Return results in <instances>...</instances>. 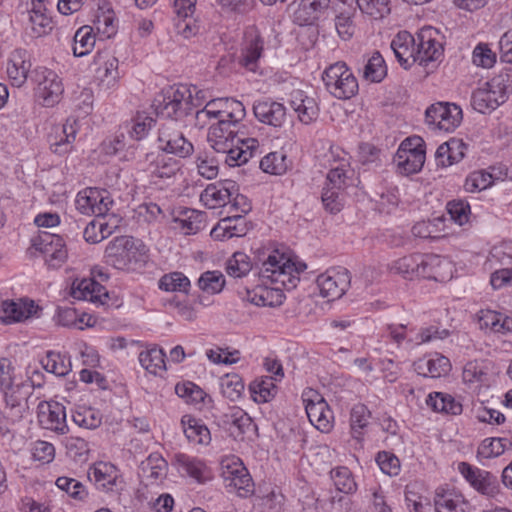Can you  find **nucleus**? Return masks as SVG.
<instances>
[{"instance_id": "f257e3e1", "label": "nucleus", "mask_w": 512, "mask_h": 512, "mask_svg": "<svg viewBox=\"0 0 512 512\" xmlns=\"http://www.w3.org/2000/svg\"><path fill=\"white\" fill-rule=\"evenodd\" d=\"M239 122H230L220 119L217 124L209 128L208 141L219 155L220 160L230 167L241 166L253 158L258 150L259 143L255 138L241 139L232 129Z\"/></svg>"}, {"instance_id": "f03ea898", "label": "nucleus", "mask_w": 512, "mask_h": 512, "mask_svg": "<svg viewBox=\"0 0 512 512\" xmlns=\"http://www.w3.org/2000/svg\"><path fill=\"white\" fill-rule=\"evenodd\" d=\"M160 97L161 99H156L154 104L156 113L181 121L192 113L193 106L201 104L205 99V93L202 90H197L195 86L192 91L187 86L181 85L176 89L170 88Z\"/></svg>"}, {"instance_id": "7ed1b4c3", "label": "nucleus", "mask_w": 512, "mask_h": 512, "mask_svg": "<svg viewBox=\"0 0 512 512\" xmlns=\"http://www.w3.org/2000/svg\"><path fill=\"white\" fill-rule=\"evenodd\" d=\"M258 273L262 278L280 283L287 289L295 288L299 281L297 277L299 270L295 264L278 251L270 254L267 259L263 261Z\"/></svg>"}, {"instance_id": "20e7f679", "label": "nucleus", "mask_w": 512, "mask_h": 512, "mask_svg": "<svg viewBox=\"0 0 512 512\" xmlns=\"http://www.w3.org/2000/svg\"><path fill=\"white\" fill-rule=\"evenodd\" d=\"M327 90L338 99H349L358 91V82L345 63L330 65L322 77Z\"/></svg>"}, {"instance_id": "39448f33", "label": "nucleus", "mask_w": 512, "mask_h": 512, "mask_svg": "<svg viewBox=\"0 0 512 512\" xmlns=\"http://www.w3.org/2000/svg\"><path fill=\"white\" fill-rule=\"evenodd\" d=\"M171 119V121L162 124L159 129L158 143L160 152L175 154L185 158L192 154L193 145L178 128V121L174 118Z\"/></svg>"}, {"instance_id": "423d86ee", "label": "nucleus", "mask_w": 512, "mask_h": 512, "mask_svg": "<svg viewBox=\"0 0 512 512\" xmlns=\"http://www.w3.org/2000/svg\"><path fill=\"white\" fill-rule=\"evenodd\" d=\"M461 108L453 103L438 102L430 105L425 112V121L434 130L453 131L462 121Z\"/></svg>"}, {"instance_id": "0eeeda50", "label": "nucleus", "mask_w": 512, "mask_h": 512, "mask_svg": "<svg viewBox=\"0 0 512 512\" xmlns=\"http://www.w3.org/2000/svg\"><path fill=\"white\" fill-rule=\"evenodd\" d=\"M75 204L82 214L107 217L113 199L107 190L89 187L77 194Z\"/></svg>"}, {"instance_id": "6e6552de", "label": "nucleus", "mask_w": 512, "mask_h": 512, "mask_svg": "<svg viewBox=\"0 0 512 512\" xmlns=\"http://www.w3.org/2000/svg\"><path fill=\"white\" fill-rule=\"evenodd\" d=\"M221 476L226 485L233 487L240 497H248L253 494L252 478L238 458H229L222 461Z\"/></svg>"}, {"instance_id": "1a4fd4ad", "label": "nucleus", "mask_w": 512, "mask_h": 512, "mask_svg": "<svg viewBox=\"0 0 512 512\" xmlns=\"http://www.w3.org/2000/svg\"><path fill=\"white\" fill-rule=\"evenodd\" d=\"M303 401L311 424L322 432H329L333 414L324 398L315 390L309 389L303 393Z\"/></svg>"}, {"instance_id": "9d476101", "label": "nucleus", "mask_w": 512, "mask_h": 512, "mask_svg": "<svg viewBox=\"0 0 512 512\" xmlns=\"http://www.w3.org/2000/svg\"><path fill=\"white\" fill-rule=\"evenodd\" d=\"M137 250L133 237L120 236L108 243L104 258L106 263L114 268L124 269L136 259Z\"/></svg>"}, {"instance_id": "9b49d317", "label": "nucleus", "mask_w": 512, "mask_h": 512, "mask_svg": "<svg viewBox=\"0 0 512 512\" xmlns=\"http://www.w3.org/2000/svg\"><path fill=\"white\" fill-rule=\"evenodd\" d=\"M506 98V93L500 82L493 79L473 92L471 104L476 111L485 114L503 104Z\"/></svg>"}, {"instance_id": "f8f14e48", "label": "nucleus", "mask_w": 512, "mask_h": 512, "mask_svg": "<svg viewBox=\"0 0 512 512\" xmlns=\"http://www.w3.org/2000/svg\"><path fill=\"white\" fill-rule=\"evenodd\" d=\"M33 246L44 255L46 263L52 268L60 267L67 259V249L59 235L43 232L33 241Z\"/></svg>"}, {"instance_id": "ddd939ff", "label": "nucleus", "mask_w": 512, "mask_h": 512, "mask_svg": "<svg viewBox=\"0 0 512 512\" xmlns=\"http://www.w3.org/2000/svg\"><path fill=\"white\" fill-rule=\"evenodd\" d=\"M458 469L477 492L488 497H494L499 493L497 477L491 472L473 467L467 462H460Z\"/></svg>"}, {"instance_id": "4468645a", "label": "nucleus", "mask_w": 512, "mask_h": 512, "mask_svg": "<svg viewBox=\"0 0 512 512\" xmlns=\"http://www.w3.org/2000/svg\"><path fill=\"white\" fill-rule=\"evenodd\" d=\"M351 277L347 269L329 270L317 277L322 297L330 300L340 298L350 286Z\"/></svg>"}, {"instance_id": "2eb2a0df", "label": "nucleus", "mask_w": 512, "mask_h": 512, "mask_svg": "<svg viewBox=\"0 0 512 512\" xmlns=\"http://www.w3.org/2000/svg\"><path fill=\"white\" fill-rule=\"evenodd\" d=\"M142 162L152 177L161 180H171L181 170L180 161L160 151L146 153Z\"/></svg>"}, {"instance_id": "dca6fc26", "label": "nucleus", "mask_w": 512, "mask_h": 512, "mask_svg": "<svg viewBox=\"0 0 512 512\" xmlns=\"http://www.w3.org/2000/svg\"><path fill=\"white\" fill-rule=\"evenodd\" d=\"M38 419L40 424L59 434L68 432L65 407L58 402L42 401L38 404Z\"/></svg>"}, {"instance_id": "f3484780", "label": "nucleus", "mask_w": 512, "mask_h": 512, "mask_svg": "<svg viewBox=\"0 0 512 512\" xmlns=\"http://www.w3.org/2000/svg\"><path fill=\"white\" fill-rule=\"evenodd\" d=\"M37 95L44 106H53L58 103L63 93V85L58 75L49 69L37 72Z\"/></svg>"}, {"instance_id": "a211bd4d", "label": "nucleus", "mask_w": 512, "mask_h": 512, "mask_svg": "<svg viewBox=\"0 0 512 512\" xmlns=\"http://www.w3.org/2000/svg\"><path fill=\"white\" fill-rule=\"evenodd\" d=\"M434 512H472L465 497L452 489L437 488L433 498Z\"/></svg>"}, {"instance_id": "6ab92c4d", "label": "nucleus", "mask_w": 512, "mask_h": 512, "mask_svg": "<svg viewBox=\"0 0 512 512\" xmlns=\"http://www.w3.org/2000/svg\"><path fill=\"white\" fill-rule=\"evenodd\" d=\"M207 107L214 119H226L230 122H240L246 115L242 102L233 98H217L207 102Z\"/></svg>"}, {"instance_id": "aec40b11", "label": "nucleus", "mask_w": 512, "mask_h": 512, "mask_svg": "<svg viewBox=\"0 0 512 512\" xmlns=\"http://www.w3.org/2000/svg\"><path fill=\"white\" fill-rule=\"evenodd\" d=\"M238 190L239 187L235 181L226 179L217 184L208 185L201 194V199L210 208H214L216 205L227 206Z\"/></svg>"}, {"instance_id": "412c9836", "label": "nucleus", "mask_w": 512, "mask_h": 512, "mask_svg": "<svg viewBox=\"0 0 512 512\" xmlns=\"http://www.w3.org/2000/svg\"><path fill=\"white\" fill-rule=\"evenodd\" d=\"M391 49L400 65L408 69L415 62H418L416 57V43L414 37L407 31L399 32L391 42Z\"/></svg>"}, {"instance_id": "4be33fe9", "label": "nucleus", "mask_w": 512, "mask_h": 512, "mask_svg": "<svg viewBox=\"0 0 512 512\" xmlns=\"http://www.w3.org/2000/svg\"><path fill=\"white\" fill-rule=\"evenodd\" d=\"M255 117L262 123L281 127L286 120V108L275 101H258L253 106Z\"/></svg>"}, {"instance_id": "5701e85b", "label": "nucleus", "mask_w": 512, "mask_h": 512, "mask_svg": "<svg viewBox=\"0 0 512 512\" xmlns=\"http://www.w3.org/2000/svg\"><path fill=\"white\" fill-rule=\"evenodd\" d=\"M434 32L432 28H425L417 35L416 57H418L420 64L435 61L442 54V45L433 37Z\"/></svg>"}, {"instance_id": "b1692460", "label": "nucleus", "mask_w": 512, "mask_h": 512, "mask_svg": "<svg viewBox=\"0 0 512 512\" xmlns=\"http://www.w3.org/2000/svg\"><path fill=\"white\" fill-rule=\"evenodd\" d=\"M30 69L31 63L27 59V52L23 49H15L7 63V75L11 84L21 87L26 82Z\"/></svg>"}, {"instance_id": "393cba45", "label": "nucleus", "mask_w": 512, "mask_h": 512, "mask_svg": "<svg viewBox=\"0 0 512 512\" xmlns=\"http://www.w3.org/2000/svg\"><path fill=\"white\" fill-rule=\"evenodd\" d=\"M330 0H299L294 21L300 26L311 25L329 7Z\"/></svg>"}, {"instance_id": "a878e982", "label": "nucleus", "mask_w": 512, "mask_h": 512, "mask_svg": "<svg viewBox=\"0 0 512 512\" xmlns=\"http://www.w3.org/2000/svg\"><path fill=\"white\" fill-rule=\"evenodd\" d=\"M290 104L302 123L310 124L317 119L319 114L318 104L314 98L307 96L303 91H293Z\"/></svg>"}, {"instance_id": "bb28decb", "label": "nucleus", "mask_w": 512, "mask_h": 512, "mask_svg": "<svg viewBox=\"0 0 512 512\" xmlns=\"http://www.w3.org/2000/svg\"><path fill=\"white\" fill-rule=\"evenodd\" d=\"M88 478L94 481L97 488L112 491L118 479L117 469L110 463L98 462L89 469Z\"/></svg>"}, {"instance_id": "cd10ccee", "label": "nucleus", "mask_w": 512, "mask_h": 512, "mask_svg": "<svg viewBox=\"0 0 512 512\" xmlns=\"http://www.w3.org/2000/svg\"><path fill=\"white\" fill-rule=\"evenodd\" d=\"M76 123V119L68 118L65 124L55 128V136H49L50 148L54 153L62 155L69 150V144L75 140L76 129L74 125Z\"/></svg>"}, {"instance_id": "c85d7f7f", "label": "nucleus", "mask_w": 512, "mask_h": 512, "mask_svg": "<svg viewBox=\"0 0 512 512\" xmlns=\"http://www.w3.org/2000/svg\"><path fill=\"white\" fill-rule=\"evenodd\" d=\"M178 469L194 478L197 482L202 483L210 479V471L206 464L195 457L178 453L174 456Z\"/></svg>"}, {"instance_id": "c756f323", "label": "nucleus", "mask_w": 512, "mask_h": 512, "mask_svg": "<svg viewBox=\"0 0 512 512\" xmlns=\"http://www.w3.org/2000/svg\"><path fill=\"white\" fill-rule=\"evenodd\" d=\"M263 52V40L257 34L247 33L239 63L250 71H255L257 61Z\"/></svg>"}, {"instance_id": "7c9ffc66", "label": "nucleus", "mask_w": 512, "mask_h": 512, "mask_svg": "<svg viewBox=\"0 0 512 512\" xmlns=\"http://www.w3.org/2000/svg\"><path fill=\"white\" fill-rule=\"evenodd\" d=\"M184 434L190 443L208 445L211 441V434L201 420L185 415L181 420Z\"/></svg>"}, {"instance_id": "2f4dec72", "label": "nucleus", "mask_w": 512, "mask_h": 512, "mask_svg": "<svg viewBox=\"0 0 512 512\" xmlns=\"http://www.w3.org/2000/svg\"><path fill=\"white\" fill-rule=\"evenodd\" d=\"M140 470L147 484H153L157 481H162L166 477L168 464L159 454H151L141 463Z\"/></svg>"}, {"instance_id": "473e14b6", "label": "nucleus", "mask_w": 512, "mask_h": 512, "mask_svg": "<svg viewBox=\"0 0 512 512\" xmlns=\"http://www.w3.org/2000/svg\"><path fill=\"white\" fill-rule=\"evenodd\" d=\"M35 312L34 302L4 301L1 306L0 318L4 323L20 322Z\"/></svg>"}, {"instance_id": "72a5a7b5", "label": "nucleus", "mask_w": 512, "mask_h": 512, "mask_svg": "<svg viewBox=\"0 0 512 512\" xmlns=\"http://www.w3.org/2000/svg\"><path fill=\"white\" fill-rule=\"evenodd\" d=\"M95 64L99 65V72L104 71L101 85L106 89L113 87L119 78L118 59L107 52H99L95 56Z\"/></svg>"}, {"instance_id": "f704fd0d", "label": "nucleus", "mask_w": 512, "mask_h": 512, "mask_svg": "<svg viewBox=\"0 0 512 512\" xmlns=\"http://www.w3.org/2000/svg\"><path fill=\"white\" fill-rule=\"evenodd\" d=\"M225 417V423L230 424L229 430L236 439L243 440L245 435L256 430L253 420L241 409H236L230 415H225Z\"/></svg>"}, {"instance_id": "c9c22d12", "label": "nucleus", "mask_w": 512, "mask_h": 512, "mask_svg": "<svg viewBox=\"0 0 512 512\" xmlns=\"http://www.w3.org/2000/svg\"><path fill=\"white\" fill-rule=\"evenodd\" d=\"M394 162L398 171L403 175H410L419 172L425 162V151H416L410 153H396Z\"/></svg>"}, {"instance_id": "e433bc0d", "label": "nucleus", "mask_w": 512, "mask_h": 512, "mask_svg": "<svg viewBox=\"0 0 512 512\" xmlns=\"http://www.w3.org/2000/svg\"><path fill=\"white\" fill-rule=\"evenodd\" d=\"M273 377L262 376L255 379L250 385L249 390L253 400L257 403H266L272 400L277 393V386Z\"/></svg>"}, {"instance_id": "4c0bfd02", "label": "nucleus", "mask_w": 512, "mask_h": 512, "mask_svg": "<svg viewBox=\"0 0 512 512\" xmlns=\"http://www.w3.org/2000/svg\"><path fill=\"white\" fill-rule=\"evenodd\" d=\"M371 412L364 404H356L350 413V429L352 437L361 442L364 436V429L369 424Z\"/></svg>"}, {"instance_id": "58836bf2", "label": "nucleus", "mask_w": 512, "mask_h": 512, "mask_svg": "<svg viewBox=\"0 0 512 512\" xmlns=\"http://www.w3.org/2000/svg\"><path fill=\"white\" fill-rule=\"evenodd\" d=\"M139 362L144 369L154 375L166 370L165 353L156 346L142 351L139 354Z\"/></svg>"}, {"instance_id": "ea45409f", "label": "nucleus", "mask_w": 512, "mask_h": 512, "mask_svg": "<svg viewBox=\"0 0 512 512\" xmlns=\"http://www.w3.org/2000/svg\"><path fill=\"white\" fill-rule=\"evenodd\" d=\"M95 45L93 28L85 25L80 27L74 35L73 54L76 57L87 55Z\"/></svg>"}, {"instance_id": "a19ab883", "label": "nucleus", "mask_w": 512, "mask_h": 512, "mask_svg": "<svg viewBox=\"0 0 512 512\" xmlns=\"http://www.w3.org/2000/svg\"><path fill=\"white\" fill-rule=\"evenodd\" d=\"M190 280L181 272H171L163 275L158 283L161 290L166 292L188 293L190 289Z\"/></svg>"}, {"instance_id": "79ce46f5", "label": "nucleus", "mask_w": 512, "mask_h": 512, "mask_svg": "<svg viewBox=\"0 0 512 512\" xmlns=\"http://www.w3.org/2000/svg\"><path fill=\"white\" fill-rule=\"evenodd\" d=\"M252 268L250 257L243 252H235L226 264L227 274L234 278L246 276Z\"/></svg>"}, {"instance_id": "37998d69", "label": "nucleus", "mask_w": 512, "mask_h": 512, "mask_svg": "<svg viewBox=\"0 0 512 512\" xmlns=\"http://www.w3.org/2000/svg\"><path fill=\"white\" fill-rule=\"evenodd\" d=\"M289 167L287 157L283 152H272L264 156L260 161V168L273 175L284 174Z\"/></svg>"}, {"instance_id": "c03bdc74", "label": "nucleus", "mask_w": 512, "mask_h": 512, "mask_svg": "<svg viewBox=\"0 0 512 512\" xmlns=\"http://www.w3.org/2000/svg\"><path fill=\"white\" fill-rule=\"evenodd\" d=\"M464 146V144L456 139H452L448 142L441 144L435 153L436 159L443 166L451 165L455 162H458L463 158L464 152L459 151L458 153H454V150Z\"/></svg>"}, {"instance_id": "a18cd8bd", "label": "nucleus", "mask_w": 512, "mask_h": 512, "mask_svg": "<svg viewBox=\"0 0 512 512\" xmlns=\"http://www.w3.org/2000/svg\"><path fill=\"white\" fill-rule=\"evenodd\" d=\"M385 61L379 52H375L364 66L363 76L371 82H380L386 76Z\"/></svg>"}, {"instance_id": "49530a36", "label": "nucleus", "mask_w": 512, "mask_h": 512, "mask_svg": "<svg viewBox=\"0 0 512 512\" xmlns=\"http://www.w3.org/2000/svg\"><path fill=\"white\" fill-rule=\"evenodd\" d=\"M421 254H411L404 256L390 265V271L404 277L417 276Z\"/></svg>"}, {"instance_id": "de8ad7c7", "label": "nucleus", "mask_w": 512, "mask_h": 512, "mask_svg": "<svg viewBox=\"0 0 512 512\" xmlns=\"http://www.w3.org/2000/svg\"><path fill=\"white\" fill-rule=\"evenodd\" d=\"M185 215V218L177 220L185 230V234H195L205 228L207 220L205 212L191 209L186 211Z\"/></svg>"}, {"instance_id": "09e8293b", "label": "nucleus", "mask_w": 512, "mask_h": 512, "mask_svg": "<svg viewBox=\"0 0 512 512\" xmlns=\"http://www.w3.org/2000/svg\"><path fill=\"white\" fill-rule=\"evenodd\" d=\"M224 285V275L219 271H206L198 280L199 288L209 294L220 293Z\"/></svg>"}, {"instance_id": "8fccbe9b", "label": "nucleus", "mask_w": 512, "mask_h": 512, "mask_svg": "<svg viewBox=\"0 0 512 512\" xmlns=\"http://www.w3.org/2000/svg\"><path fill=\"white\" fill-rule=\"evenodd\" d=\"M359 9L374 19H382L390 13V0H357Z\"/></svg>"}, {"instance_id": "3c124183", "label": "nucleus", "mask_w": 512, "mask_h": 512, "mask_svg": "<svg viewBox=\"0 0 512 512\" xmlns=\"http://www.w3.org/2000/svg\"><path fill=\"white\" fill-rule=\"evenodd\" d=\"M155 122V119L146 112H138L131 120L130 136L135 140L143 139L155 125Z\"/></svg>"}, {"instance_id": "603ef678", "label": "nucleus", "mask_w": 512, "mask_h": 512, "mask_svg": "<svg viewBox=\"0 0 512 512\" xmlns=\"http://www.w3.org/2000/svg\"><path fill=\"white\" fill-rule=\"evenodd\" d=\"M65 447L67 455L74 461L84 462L87 460L89 446L82 437H68L65 441Z\"/></svg>"}, {"instance_id": "864d4df0", "label": "nucleus", "mask_w": 512, "mask_h": 512, "mask_svg": "<svg viewBox=\"0 0 512 512\" xmlns=\"http://www.w3.org/2000/svg\"><path fill=\"white\" fill-rule=\"evenodd\" d=\"M493 184V176L486 171H475L465 180L464 189L467 192L475 193L487 189Z\"/></svg>"}, {"instance_id": "5fc2aeb1", "label": "nucleus", "mask_w": 512, "mask_h": 512, "mask_svg": "<svg viewBox=\"0 0 512 512\" xmlns=\"http://www.w3.org/2000/svg\"><path fill=\"white\" fill-rule=\"evenodd\" d=\"M331 478L334 482L336 489L343 493H351L356 488V483L351 476L348 468L340 467L331 471Z\"/></svg>"}, {"instance_id": "6e6d98bb", "label": "nucleus", "mask_w": 512, "mask_h": 512, "mask_svg": "<svg viewBox=\"0 0 512 512\" xmlns=\"http://www.w3.org/2000/svg\"><path fill=\"white\" fill-rule=\"evenodd\" d=\"M353 15L354 10L349 8L341 11L335 18V27L338 35L344 40L350 39L354 34L355 26L352 21Z\"/></svg>"}, {"instance_id": "4d7b16f0", "label": "nucleus", "mask_w": 512, "mask_h": 512, "mask_svg": "<svg viewBox=\"0 0 512 512\" xmlns=\"http://www.w3.org/2000/svg\"><path fill=\"white\" fill-rule=\"evenodd\" d=\"M221 387L223 395L231 401H235L241 396L244 390V383L239 375L227 374L222 379Z\"/></svg>"}, {"instance_id": "13d9d810", "label": "nucleus", "mask_w": 512, "mask_h": 512, "mask_svg": "<svg viewBox=\"0 0 512 512\" xmlns=\"http://www.w3.org/2000/svg\"><path fill=\"white\" fill-rule=\"evenodd\" d=\"M56 486L65 491L70 497L83 500L87 496V492L85 487L81 482L76 479L69 477H58L56 480Z\"/></svg>"}, {"instance_id": "bf43d9fd", "label": "nucleus", "mask_w": 512, "mask_h": 512, "mask_svg": "<svg viewBox=\"0 0 512 512\" xmlns=\"http://www.w3.org/2000/svg\"><path fill=\"white\" fill-rule=\"evenodd\" d=\"M376 462L380 470L389 476H397L400 472V460L398 457L388 451L378 452Z\"/></svg>"}, {"instance_id": "052dcab7", "label": "nucleus", "mask_w": 512, "mask_h": 512, "mask_svg": "<svg viewBox=\"0 0 512 512\" xmlns=\"http://www.w3.org/2000/svg\"><path fill=\"white\" fill-rule=\"evenodd\" d=\"M43 368L57 376H65L70 369V364H66L60 354L48 352L45 359L42 360Z\"/></svg>"}, {"instance_id": "680f3d73", "label": "nucleus", "mask_w": 512, "mask_h": 512, "mask_svg": "<svg viewBox=\"0 0 512 512\" xmlns=\"http://www.w3.org/2000/svg\"><path fill=\"white\" fill-rule=\"evenodd\" d=\"M30 28L35 37L48 35L53 29L52 18L46 13L29 15Z\"/></svg>"}, {"instance_id": "e2e57ef3", "label": "nucleus", "mask_w": 512, "mask_h": 512, "mask_svg": "<svg viewBox=\"0 0 512 512\" xmlns=\"http://www.w3.org/2000/svg\"><path fill=\"white\" fill-rule=\"evenodd\" d=\"M114 21V13L107 10L97 14L96 19L94 20V25L98 33L102 34L106 38H110L116 33Z\"/></svg>"}, {"instance_id": "0e129e2a", "label": "nucleus", "mask_w": 512, "mask_h": 512, "mask_svg": "<svg viewBox=\"0 0 512 512\" xmlns=\"http://www.w3.org/2000/svg\"><path fill=\"white\" fill-rule=\"evenodd\" d=\"M447 211L451 216V219L459 225H463L469 220L470 205L463 200H453L448 202Z\"/></svg>"}, {"instance_id": "69168bd1", "label": "nucleus", "mask_w": 512, "mask_h": 512, "mask_svg": "<svg viewBox=\"0 0 512 512\" xmlns=\"http://www.w3.org/2000/svg\"><path fill=\"white\" fill-rule=\"evenodd\" d=\"M428 376L439 378L448 374L451 369L450 360L440 354H435L434 358L428 359Z\"/></svg>"}, {"instance_id": "338daca9", "label": "nucleus", "mask_w": 512, "mask_h": 512, "mask_svg": "<svg viewBox=\"0 0 512 512\" xmlns=\"http://www.w3.org/2000/svg\"><path fill=\"white\" fill-rule=\"evenodd\" d=\"M73 421L80 427L86 429H95L100 426L101 417L94 409L87 408L74 414Z\"/></svg>"}, {"instance_id": "774afa93", "label": "nucleus", "mask_w": 512, "mask_h": 512, "mask_svg": "<svg viewBox=\"0 0 512 512\" xmlns=\"http://www.w3.org/2000/svg\"><path fill=\"white\" fill-rule=\"evenodd\" d=\"M347 170L344 169V165L332 168L326 177V184L324 187H330V189L343 190L346 187V181L348 179Z\"/></svg>"}]
</instances>
